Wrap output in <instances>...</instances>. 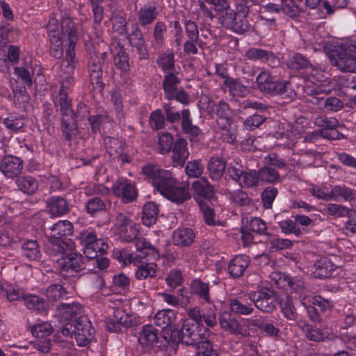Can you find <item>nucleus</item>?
Listing matches in <instances>:
<instances>
[{
	"label": "nucleus",
	"mask_w": 356,
	"mask_h": 356,
	"mask_svg": "<svg viewBox=\"0 0 356 356\" xmlns=\"http://www.w3.org/2000/svg\"><path fill=\"white\" fill-rule=\"evenodd\" d=\"M112 191L124 203L134 201L138 195L135 186L127 180L116 181L112 186Z\"/></svg>",
	"instance_id": "obj_17"
},
{
	"label": "nucleus",
	"mask_w": 356,
	"mask_h": 356,
	"mask_svg": "<svg viewBox=\"0 0 356 356\" xmlns=\"http://www.w3.org/2000/svg\"><path fill=\"white\" fill-rule=\"evenodd\" d=\"M180 83L178 76L172 72H167L164 76L163 87L165 91V97L168 99H173L174 92H176Z\"/></svg>",
	"instance_id": "obj_31"
},
{
	"label": "nucleus",
	"mask_w": 356,
	"mask_h": 356,
	"mask_svg": "<svg viewBox=\"0 0 356 356\" xmlns=\"http://www.w3.org/2000/svg\"><path fill=\"white\" fill-rule=\"evenodd\" d=\"M158 213L159 208L156 203L153 202L146 203L143 209V223L147 227L152 225L156 221Z\"/></svg>",
	"instance_id": "obj_38"
},
{
	"label": "nucleus",
	"mask_w": 356,
	"mask_h": 356,
	"mask_svg": "<svg viewBox=\"0 0 356 356\" xmlns=\"http://www.w3.org/2000/svg\"><path fill=\"white\" fill-rule=\"evenodd\" d=\"M165 116L161 110L153 111L149 117V126L156 130L161 129L165 126Z\"/></svg>",
	"instance_id": "obj_63"
},
{
	"label": "nucleus",
	"mask_w": 356,
	"mask_h": 356,
	"mask_svg": "<svg viewBox=\"0 0 356 356\" xmlns=\"http://www.w3.org/2000/svg\"><path fill=\"white\" fill-rule=\"evenodd\" d=\"M23 302L29 309L37 313L45 312L48 307V303L37 295L26 294Z\"/></svg>",
	"instance_id": "obj_32"
},
{
	"label": "nucleus",
	"mask_w": 356,
	"mask_h": 356,
	"mask_svg": "<svg viewBox=\"0 0 356 356\" xmlns=\"http://www.w3.org/2000/svg\"><path fill=\"white\" fill-rule=\"evenodd\" d=\"M173 241L177 245H189L195 238V233L191 228H181L176 229L173 233Z\"/></svg>",
	"instance_id": "obj_33"
},
{
	"label": "nucleus",
	"mask_w": 356,
	"mask_h": 356,
	"mask_svg": "<svg viewBox=\"0 0 356 356\" xmlns=\"http://www.w3.org/2000/svg\"><path fill=\"white\" fill-rule=\"evenodd\" d=\"M31 60V59L29 58V61H25L24 66L16 67L14 69L15 74L29 86L32 85V77L34 74L31 66H29Z\"/></svg>",
	"instance_id": "obj_47"
},
{
	"label": "nucleus",
	"mask_w": 356,
	"mask_h": 356,
	"mask_svg": "<svg viewBox=\"0 0 356 356\" xmlns=\"http://www.w3.org/2000/svg\"><path fill=\"white\" fill-rule=\"evenodd\" d=\"M219 323L220 327L225 331L232 334L239 332L240 325L229 312L222 313L220 316Z\"/></svg>",
	"instance_id": "obj_42"
},
{
	"label": "nucleus",
	"mask_w": 356,
	"mask_h": 356,
	"mask_svg": "<svg viewBox=\"0 0 356 356\" xmlns=\"http://www.w3.org/2000/svg\"><path fill=\"white\" fill-rule=\"evenodd\" d=\"M354 191L344 185H336L331 188V201H351Z\"/></svg>",
	"instance_id": "obj_37"
},
{
	"label": "nucleus",
	"mask_w": 356,
	"mask_h": 356,
	"mask_svg": "<svg viewBox=\"0 0 356 356\" xmlns=\"http://www.w3.org/2000/svg\"><path fill=\"white\" fill-rule=\"evenodd\" d=\"M56 263L58 267L67 272H79L84 268L83 257L75 252L62 256L56 260Z\"/></svg>",
	"instance_id": "obj_19"
},
{
	"label": "nucleus",
	"mask_w": 356,
	"mask_h": 356,
	"mask_svg": "<svg viewBox=\"0 0 356 356\" xmlns=\"http://www.w3.org/2000/svg\"><path fill=\"white\" fill-rule=\"evenodd\" d=\"M173 144V138L170 134L163 133L159 136L158 152L165 154L170 152Z\"/></svg>",
	"instance_id": "obj_54"
},
{
	"label": "nucleus",
	"mask_w": 356,
	"mask_h": 356,
	"mask_svg": "<svg viewBox=\"0 0 356 356\" xmlns=\"http://www.w3.org/2000/svg\"><path fill=\"white\" fill-rule=\"evenodd\" d=\"M332 56L334 64L341 71L356 73V44L341 47Z\"/></svg>",
	"instance_id": "obj_8"
},
{
	"label": "nucleus",
	"mask_w": 356,
	"mask_h": 356,
	"mask_svg": "<svg viewBox=\"0 0 356 356\" xmlns=\"http://www.w3.org/2000/svg\"><path fill=\"white\" fill-rule=\"evenodd\" d=\"M314 123L317 127L330 130H334L339 126L337 118L325 115H318L314 119Z\"/></svg>",
	"instance_id": "obj_52"
},
{
	"label": "nucleus",
	"mask_w": 356,
	"mask_h": 356,
	"mask_svg": "<svg viewBox=\"0 0 356 356\" xmlns=\"http://www.w3.org/2000/svg\"><path fill=\"white\" fill-rule=\"evenodd\" d=\"M23 160L12 154L5 156L0 161V172L6 177H17L23 170Z\"/></svg>",
	"instance_id": "obj_15"
},
{
	"label": "nucleus",
	"mask_w": 356,
	"mask_h": 356,
	"mask_svg": "<svg viewBox=\"0 0 356 356\" xmlns=\"http://www.w3.org/2000/svg\"><path fill=\"white\" fill-rule=\"evenodd\" d=\"M176 319V313L170 309L159 311L154 316V323L163 327L167 328L172 325Z\"/></svg>",
	"instance_id": "obj_34"
},
{
	"label": "nucleus",
	"mask_w": 356,
	"mask_h": 356,
	"mask_svg": "<svg viewBox=\"0 0 356 356\" xmlns=\"http://www.w3.org/2000/svg\"><path fill=\"white\" fill-rule=\"evenodd\" d=\"M229 306L231 311L238 315H250L254 310L252 302L249 298V292L247 294L230 298Z\"/></svg>",
	"instance_id": "obj_21"
},
{
	"label": "nucleus",
	"mask_w": 356,
	"mask_h": 356,
	"mask_svg": "<svg viewBox=\"0 0 356 356\" xmlns=\"http://www.w3.org/2000/svg\"><path fill=\"white\" fill-rule=\"evenodd\" d=\"M267 243L269 245L270 248L277 250L289 248L293 245L291 240L282 238L275 235L270 236L267 240Z\"/></svg>",
	"instance_id": "obj_60"
},
{
	"label": "nucleus",
	"mask_w": 356,
	"mask_h": 356,
	"mask_svg": "<svg viewBox=\"0 0 356 356\" xmlns=\"http://www.w3.org/2000/svg\"><path fill=\"white\" fill-rule=\"evenodd\" d=\"M309 192L318 200L326 202L331 201V189L326 186L312 185L309 188Z\"/></svg>",
	"instance_id": "obj_58"
},
{
	"label": "nucleus",
	"mask_w": 356,
	"mask_h": 356,
	"mask_svg": "<svg viewBox=\"0 0 356 356\" xmlns=\"http://www.w3.org/2000/svg\"><path fill=\"white\" fill-rule=\"evenodd\" d=\"M129 40L131 46L136 48L140 59H145L148 56L147 47L142 32L138 27H135L129 35Z\"/></svg>",
	"instance_id": "obj_29"
},
{
	"label": "nucleus",
	"mask_w": 356,
	"mask_h": 356,
	"mask_svg": "<svg viewBox=\"0 0 356 356\" xmlns=\"http://www.w3.org/2000/svg\"><path fill=\"white\" fill-rule=\"evenodd\" d=\"M259 181V173L254 170L244 172L241 177L238 184L242 187H252L256 186Z\"/></svg>",
	"instance_id": "obj_61"
},
{
	"label": "nucleus",
	"mask_w": 356,
	"mask_h": 356,
	"mask_svg": "<svg viewBox=\"0 0 356 356\" xmlns=\"http://www.w3.org/2000/svg\"><path fill=\"white\" fill-rule=\"evenodd\" d=\"M282 233L286 235L294 234L296 236H300L302 234L301 229L297 226L296 222L291 219L284 220L278 223Z\"/></svg>",
	"instance_id": "obj_53"
},
{
	"label": "nucleus",
	"mask_w": 356,
	"mask_h": 356,
	"mask_svg": "<svg viewBox=\"0 0 356 356\" xmlns=\"http://www.w3.org/2000/svg\"><path fill=\"white\" fill-rule=\"evenodd\" d=\"M22 254L29 260H38L41 256L38 243L35 240L25 241L22 245Z\"/></svg>",
	"instance_id": "obj_45"
},
{
	"label": "nucleus",
	"mask_w": 356,
	"mask_h": 356,
	"mask_svg": "<svg viewBox=\"0 0 356 356\" xmlns=\"http://www.w3.org/2000/svg\"><path fill=\"white\" fill-rule=\"evenodd\" d=\"M216 113L218 116L217 119V124H219V122H229L231 121L230 119V111L228 104L221 100L218 102L217 105H216Z\"/></svg>",
	"instance_id": "obj_62"
},
{
	"label": "nucleus",
	"mask_w": 356,
	"mask_h": 356,
	"mask_svg": "<svg viewBox=\"0 0 356 356\" xmlns=\"http://www.w3.org/2000/svg\"><path fill=\"white\" fill-rule=\"evenodd\" d=\"M280 308L284 316L289 321L297 318V312L291 298L286 296L280 301Z\"/></svg>",
	"instance_id": "obj_50"
},
{
	"label": "nucleus",
	"mask_w": 356,
	"mask_h": 356,
	"mask_svg": "<svg viewBox=\"0 0 356 356\" xmlns=\"http://www.w3.org/2000/svg\"><path fill=\"white\" fill-rule=\"evenodd\" d=\"M193 188L198 197L205 200H210L214 193L213 186L207 179L204 178L194 181Z\"/></svg>",
	"instance_id": "obj_36"
},
{
	"label": "nucleus",
	"mask_w": 356,
	"mask_h": 356,
	"mask_svg": "<svg viewBox=\"0 0 356 356\" xmlns=\"http://www.w3.org/2000/svg\"><path fill=\"white\" fill-rule=\"evenodd\" d=\"M286 65L288 67L291 69L298 70L307 67L309 65V61L302 55L296 54L289 58L287 60Z\"/></svg>",
	"instance_id": "obj_64"
},
{
	"label": "nucleus",
	"mask_w": 356,
	"mask_h": 356,
	"mask_svg": "<svg viewBox=\"0 0 356 356\" xmlns=\"http://www.w3.org/2000/svg\"><path fill=\"white\" fill-rule=\"evenodd\" d=\"M221 12L219 19L223 26L238 34H243L248 30L247 21L242 19L239 14L229 8Z\"/></svg>",
	"instance_id": "obj_12"
},
{
	"label": "nucleus",
	"mask_w": 356,
	"mask_h": 356,
	"mask_svg": "<svg viewBox=\"0 0 356 356\" xmlns=\"http://www.w3.org/2000/svg\"><path fill=\"white\" fill-rule=\"evenodd\" d=\"M95 330L86 316H79L76 319L75 339L79 346H87L93 339Z\"/></svg>",
	"instance_id": "obj_16"
},
{
	"label": "nucleus",
	"mask_w": 356,
	"mask_h": 356,
	"mask_svg": "<svg viewBox=\"0 0 356 356\" xmlns=\"http://www.w3.org/2000/svg\"><path fill=\"white\" fill-rule=\"evenodd\" d=\"M138 341L147 348L154 347L159 341V330L150 324L143 325L140 332Z\"/></svg>",
	"instance_id": "obj_23"
},
{
	"label": "nucleus",
	"mask_w": 356,
	"mask_h": 356,
	"mask_svg": "<svg viewBox=\"0 0 356 356\" xmlns=\"http://www.w3.org/2000/svg\"><path fill=\"white\" fill-rule=\"evenodd\" d=\"M337 266L327 258L323 257L314 264V276L318 278H326L332 275Z\"/></svg>",
	"instance_id": "obj_26"
},
{
	"label": "nucleus",
	"mask_w": 356,
	"mask_h": 356,
	"mask_svg": "<svg viewBox=\"0 0 356 356\" xmlns=\"http://www.w3.org/2000/svg\"><path fill=\"white\" fill-rule=\"evenodd\" d=\"M110 206L109 202H106L99 197H93L88 200L86 208L88 213L91 216L106 211Z\"/></svg>",
	"instance_id": "obj_46"
},
{
	"label": "nucleus",
	"mask_w": 356,
	"mask_h": 356,
	"mask_svg": "<svg viewBox=\"0 0 356 356\" xmlns=\"http://www.w3.org/2000/svg\"><path fill=\"white\" fill-rule=\"evenodd\" d=\"M136 248L137 253L125 254L124 263L133 264L136 267L135 276L137 280L154 277L156 275L157 265L154 262H144L140 260V258L149 257L157 259L160 257L158 250L144 238H138L136 240Z\"/></svg>",
	"instance_id": "obj_2"
},
{
	"label": "nucleus",
	"mask_w": 356,
	"mask_h": 356,
	"mask_svg": "<svg viewBox=\"0 0 356 356\" xmlns=\"http://www.w3.org/2000/svg\"><path fill=\"white\" fill-rule=\"evenodd\" d=\"M200 209L202 213L203 219L205 223L209 226L221 225L220 221L218 219L213 209L204 204H200Z\"/></svg>",
	"instance_id": "obj_57"
},
{
	"label": "nucleus",
	"mask_w": 356,
	"mask_h": 356,
	"mask_svg": "<svg viewBox=\"0 0 356 356\" xmlns=\"http://www.w3.org/2000/svg\"><path fill=\"white\" fill-rule=\"evenodd\" d=\"M67 85L65 82L61 83L55 104L60 107L62 115L63 132L67 140H71L76 133L74 113L72 108L71 99L67 96Z\"/></svg>",
	"instance_id": "obj_5"
},
{
	"label": "nucleus",
	"mask_w": 356,
	"mask_h": 356,
	"mask_svg": "<svg viewBox=\"0 0 356 356\" xmlns=\"http://www.w3.org/2000/svg\"><path fill=\"white\" fill-rule=\"evenodd\" d=\"M112 51L114 54L113 62L115 67L122 72L129 71V58L123 47L116 46Z\"/></svg>",
	"instance_id": "obj_40"
},
{
	"label": "nucleus",
	"mask_w": 356,
	"mask_h": 356,
	"mask_svg": "<svg viewBox=\"0 0 356 356\" xmlns=\"http://www.w3.org/2000/svg\"><path fill=\"white\" fill-rule=\"evenodd\" d=\"M27 325L33 336L39 339H46L53 331L51 325L44 321L36 324H31L29 321H28Z\"/></svg>",
	"instance_id": "obj_43"
},
{
	"label": "nucleus",
	"mask_w": 356,
	"mask_h": 356,
	"mask_svg": "<svg viewBox=\"0 0 356 356\" xmlns=\"http://www.w3.org/2000/svg\"><path fill=\"white\" fill-rule=\"evenodd\" d=\"M143 175L145 179L159 192L165 184H169L172 177L170 170L161 168L152 163L146 164L142 168Z\"/></svg>",
	"instance_id": "obj_11"
},
{
	"label": "nucleus",
	"mask_w": 356,
	"mask_h": 356,
	"mask_svg": "<svg viewBox=\"0 0 356 356\" xmlns=\"http://www.w3.org/2000/svg\"><path fill=\"white\" fill-rule=\"evenodd\" d=\"M73 233V225L68 220H60L51 227V234L46 252L49 256H56L73 248V242L67 238Z\"/></svg>",
	"instance_id": "obj_4"
},
{
	"label": "nucleus",
	"mask_w": 356,
	"mask_h": 356,
	"mask_svg": "<svg viewBox=\"0 0 356 356\" xmlns=\"http://www.w3.org/2000/svg\"><path fill=\"white\" fill-rule=\"evenodd\" d=\"M258 88L264 92L273 95H283L287 92L290 83L286 81L276 80L270 72L262 70L256 79Z\"/></svg>",
	"instance_id": "obj_7"
},
{
	"label": "nucleus",
	"mask_w": 356,
	"mask_h": 356,
	"mask_svg": "<svg viewBox=\"0 0 356 356\" xmlns=\"http://www.w3.org/2000/svg\"><path fill=\"white\" fill-rule=\"evenodd\" d=\"M278 288L284 289H291L296 292H301L302 289V283L300 281H294L291 277L284 274L278 285Z\"/></svg>",
	"instance_id": "obj_55"
},
{
	"label": "nucleus",
	"mask_w": 356,
	"mask_h": 356,
	"mask_svg": "<svg viewBox=\"0 0 356 356\" xmlns=\"http://www.w3.org/2000/svg\"><path fill=\"white\" fill-rule=\"evenodd\" d=\"M349 209L344 205L329 203L325 205L323 212L334 218H342L348 215Z\"/></svg>",
	"instance_id": "obj_51"
},
{
	"label": "nucleus",
	"mask_w": 356,
	"mask_h": 356,
	"mask_svg": "<svg viewBox=\"0 0 356 356\" xmlns=\"http://www.w3.org/2000/svg\"><path fill=\"white\" fill-rule=\"evenodd\" d=\"M181 129L183 132L191 138V140H197L202 134L200 129L193 124L188 109H184L181 111Z\"/></svg>",
	"instance_id": "obj_27"
},
{
	"label": "nucleus",
	"mask_w": 356,
	"mask_h": 356,
	"mask_svg": "<svg viewBox=\"0 0 356 356\" xmlns=\"http://www.w3.org/2000/svg\"><path fill=\"white\" fill-rule=\"evenodd\" d=\"M47 28L49 38L50 54L57 59L61 58L65 48L61 70L67 74H72L77 63L74 52L76 31L72 18L66 12L54 14L50 17Z\"/></svg>",
	"instance_id": "obj_1"
},
{
	"label": "nucleus",
	"mask_w": 356,
	"mask_h": 356,
	"mask_svg": "<svg viewBox=\"0 0 356 356\" xmlns=\"http://www.w3.org/2000/svg\"><path fill=\"white\" fill-rule=\"evenodd\" d=\"M1 290L5 292L8 300L10 302L22 300L26 295L24 289L15 284L4 282L1 284Z\"/></svg>",
	"instance_id": "obj_44"
},
{
	"label": "nucleus",
	"mask_w": 356,
	"mask_h": 356,
	"mask_svg": "<svg viewBox=\"0 0 356 356\" xmlns=\"http://www.w3.org/2000/svg\"><path fill=\"white\" fill-rule=\"evenodd\" d=\"M249 298L253 307L264 312H270L275 307L273 291L261 284L258 285L257 290L249 292Z\"/></svg>",
	"instance_id": "obj_9"
},
{
	"label": "nucleus",
	"mask_w": 356,
	"mask_h": 356,
	"mask_svg": "<svg viewBox=\"0 0 356 356\" xmlns=\"http://www.w3.org/2000/svg\"><path fill=\"white\" fill-rule=\"evenodd\" d=\"M250 259L246 255H237L229 263L227 270L231 277L238 278L242 276L250 264Z\"/></svg>",
	"instance_id": "obj_24"
},
{
	"label": "nucleus",
	"mask_w": 356,
	"mask_h": 356,
	"mask_svg": "<svg viewBox=\"0 0 356 356\" xmlns=\"http://www.w3.org/2000/svg\"><path fill=\"white\" fill-rule=\"evenodd\" d=\"M46 202L49 213L54 217L63 216L70 210L67 201L61 197H51Z\"/></svg>",
	"instance_id": "obj_25"
},
{
	"label": "nucleus",
	"mask_w": 356,
	"mask_h": 356,
	"mask_svg": "<svg viewBox=\"0 0 356 356\" xmlns=\"http://www.w3.org/2000/svg\"><path fill=\"white\" fill-rule=\"evenodd\" d=\"M244 56L248 60L254 62L266 63L272 67H275L279 63V60L275 56L273 53L259 48H250L245 51Z\"/></svg>",
	"instance_id": "obj_20"
},
{
	"label": "nucleus",
	"mask_w": 356,
	"mask_h": 356,
	"mask_svg": "<svg viewBox=\"0 0 356 356\" xmlns=\"http://www.w3.org/2000/svg\"><path fill=\"white\" fill-rule=\"evenodd\" d=\"M158 13L154 6H143L138 13L139 24L145 26L152 23L157 17Z\"/></svg>",
	"instance_id": "obj_41"
},
{
	"label": "nucleus",
	"mask_w": 356,
	"mask_h": 356,
	"mask_svg": "<svg viewBox=\"0 0 356 356\" xmlns=\"http://www.w3.org/2000/svg\"><path fill=\"white\" fill-rule=\"evenodd\" d=\"M303 132L304 127L301 124V122L296 121L293 124H287L285 127H283L282 129H280L276 133V138L287 139L288 142L284 145L288 147H291L295 145L297 139Z\"/></svg>",
	"instance_id": "obj_18"
},
{
	"label": "nucleus",
	"mask_w": 356,
	"mask_h": 356,
	"mask_svg": "<svg viewBox=\"0 0 356 356\" xmlns=\"http://www.w3.org/2000/svg\"><path fill=\"white\" fill-rule=\"evenodd\" d=\"M197 323H191V318L184 322L179 330L181 342L187 346H198L201 341L207 339L208 332L204 327H200L197 330Z\"/></svg>",
	"instance_id": "obj_10"
},
{
	"label": "nucleus",
	"mask_w": 356,
	"mask_h": 356,
	"mask_svg": "<svg viewBox=\"0 0 356 356\" xmlns=\"http://www.w3.org/2000/svg\"><path fill=\"white\" fill-rule=\"evenodd\" d=\"M18 188L24 193L33 194L38 188L37 179L31 176L26 175L18 177L16 179Z\"/></svg>",
	"instance_id": "obj_39"
},
{
	"label": "nucleus",
	"mask_w": 356,
	"mask_h": 356,
	"mask_svg": "<svg viewBox=\"0 0 356 356\" xmlns=\"http://www.w3.org/2000/svg\"><path fill=\"white\" fill-rule=\"evenodd\" d=\"M77 240L83 246V252L86 257L90 259H95L97 267L104 270L108 266V259L106 257H98V253H105L108 245L104 238H97L95 232L92 229H86L79 234Z\"/></svg>",
	"instance_id": "obj_3"
},
{
	"label": "nucleus",
	"mask_w": 356,
	"mask_h": 356,
	"mask_svg": "<svg viewBox=\"0 0 356 356\" xmlns=\"http://www.w3.org/2000/svg\"><path fill=\"white\" fill-rule=\"evenodd\" d=\"M207 168L210 177L213 180H218L225 171L226 162L224 159L213 156L210 159Z\"/></svg>",
	"instance_id": "obj_30"
},
{
	"label": "nucleus",
	"mask_w": 356,
	"mask_h": 356,
	"mask_svg": "<svg viewBox=\"0 0 356 356\" xmlns=\"http://www.w3.org/2000/svg\"><path fill=\"white\" fill-rule=\"evenodd\" d=\"M163 339L166 341L167 345L170 347L174 348L179 342H181V336L179 330L172 329L170 326L164 329L163 332Z\"/></svg>",
	"instance_id": "obj_56"
},
{
	"label": "nucleus",
	"mask_w": 356,
	"mask_h": 356,
	"mask_svg": "<svg viewBox=\"0 0 356 356\" xmlns=\"http://www.w3.org/2000/svg\"><path fill=\"white\" fill-rule=\"evenodd\" d=\"M113 229L115 233L124 241L131 242L136 238L139 233V225L131 219V216L127 212L117 214Z\"/></svg>",
	"instance_id": "obj_6"
},
{
	"label": "nucleus",
	"mask_w": 356,
	"mask_h": 356,
	"mask_svg": "<svg viewBox=\"0 0 356 356\" xmlns=\"http://www.w3.org/2000/svg\"><path fill=\"white\" fill-rule=\"evenodd\" d=\"M223 84L228 88L233 96H243L247 92V88L238 80L227 77Z\"/></svg>",
	"instance_id": "obj_48"
},
{
	"label": "nucleus",
	"mask_w": 356,
	"mask_h": 356,
	"mask_svg": "<svg viewBox=\"0 0 356 356\" xmlns=\"http://www.w3.org/2000/svg\"><path fill=\"white\" fill-rule=\"evenodd\" d=\"M218 125V132L221 138L228 143H234L236 141V129L234 124L231 121L229 122H219Z\"/></svg>",
	"instance_id": "obj_35"
},
{
	"label": "nucleus",
	"mask_w": 356,
	"mask_h": 356,
	"mask_svg": "<svg viewBox=\"0 0 356 356\" xmlns=\"http://www.w3.org/2000/svg\"><path fill=\"white\" fill-rule=\"evenodd\" d=\"M191 287L195 293L197 294L207 302H210L209 287L208 284L204 283L198 280H195L191 284Z\"/></svg>",
	"instance_id": "obj_59"
},
{
	"label": "nucleus",
	"mask_w": 356,
	"mask_h": 356,
	"mask_svg": "<svg viewBox=\"0 0 356 356\" xmlns=\"http://www.w3.org/2000/svg\"><path fill=\"white\" fill-rule=\"evenodd\" d=\"M188 316L197 324L204 322L207 326L211 327L217 324L216 307L213 304H210L202 311L197 307L190 309L188 311Z\"/></svg>",
	"instance_id": "obj_14"
},
{
	"label": "nucleus",
	"mask_w": 356,
	"mask_h": 356,
	"mask_svg": "<svg viewBox=\"0 0 356 356\" xmlns=\"http://www.w3.org/2000/svg\"><path fill=\"white\" fill-rule=\"evenodd\" d=\"M2 123L10 133L22 131L24 127V121L22 117L9 116L3 119Z\"/></svg>",
	"instance_id": "obj_49"
},
{
	"label": "nucleus",
	"mask_w": 356,
	"mask_h": 356,
	"mask_svg": "<svg viewBox=\"0 0 356 356\" xmlns=\"http://www.w3.org/2000/svg\"><path fill=\"white\" fill-rule=\"evenodd\" d=\"M83 309L78 302L62 303L57 307V316L61 321H70L72 318L83 316Z\"/></svg>",
	"instance_id": "obj_22"
},
{
	"label": "nucleus",
	"mask_w": 356,
	"mask_h": 356,
	"mask_svg": "<svg viewBox=\"0 0 356 356\" xmlns=\"http://www.w3.org/2000/svg\"><path fill=\"white\" fill-rule=\"evenodd\" d=\"M169 184H165L164 187L159 191L160 194L172 202L177 204L190 198L188 188L185 186H177L176 181L172 177Z\"/></svg>",
	"instance_id": "obj_13"
},
{
	"label": "nucleus",
	"mask_w": 356,
	"mask_h": 356,
	"mask_svg": "<svg viewBox=\"0 0 356 356\" xmlns=\"http://www.w3.org/2000/svg\"><path fill=\"white\" fill-rule=\"evenodd\" d=\"M189 155L187 141L185 139H178L172 149V161L176 165H183Z\"/></svg>",
	"instance_id": "obj_28"
}]
</instances>
